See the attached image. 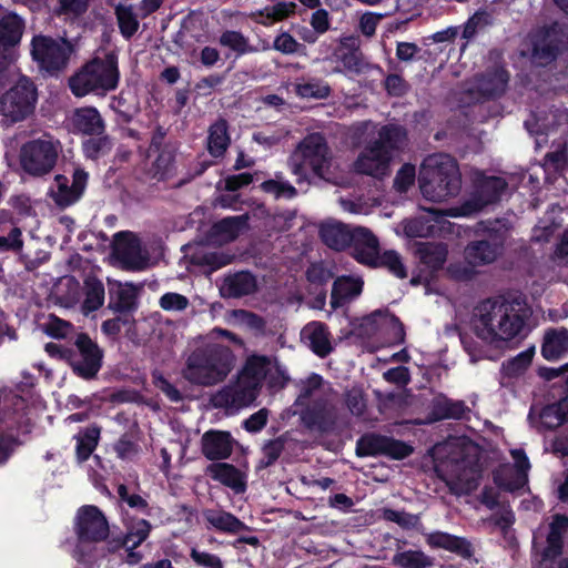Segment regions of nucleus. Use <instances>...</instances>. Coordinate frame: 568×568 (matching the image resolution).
<instances>
[{"label":"nucleus","instance_id":"16","mask_svg":"<svg viewBox=\"0 0 568 568\" xmlns=\"http://www.w3.org/2000/svg\"><path fill=\"white\" fill-rule=\"evenodd\" d=\"M78 353L71 349L70 365L73 372L84 378L92 379L102 366L103 351L87 334H78L74 341Z\"/></svg>","mask_w":568,"mask_h":568},{"label":"nucleus","instance_id":"62","mask_svg":"<svg viewBox=\"0 0 568 568\" xmlns=\"http://www.w3.org/2000/svg\"><path fill=\"white\" fill-rule=\"evenodd\" d=\"M532 351H525L509 359L503 365L504 371L509 376H516L523 373L532 361Z\"/></svg>","mask_w":568,"mask_h":568},{"label":"nucleus","instance_id":"50","mask_svg":"<svg viewBox=\"0 0 568 568\" xmlns=\"http://www.w3.org/2000/svg\"><path fill=\"white\" fill-rule=\"evenodd\" d=\"M344 403L349 413L354 416L364 415L367 407V399L361 387L354 386L344 393Z\"/></svg>","mask_w":568,"mask_h":568},{"label":"nucleus","instance_id":"51","mask_svg":"<svg viewBox=\"0 0 568 568\" xmlns=\"http://www.w3.org/2000/svg\"><path fill=\"white\" fill-rule=\"evenodd\" d=\"M526 126L529 131L534 132L530 129L529 122H526ZM568 128V112L565 110H555L551 111L549 116H546L542 119V123L539 125V129L535 132L538 133L539 131H542L545 133H548L550 131H554L556 129H561L562 132H566V129Z\"/></svg>","mask_w":568,"mask_h":568},{"label":"nucleus","instance_id":"55","mask_svg":"<svg viewBox=\"0 0 568 568\" xmlns=\"http://www.w3.org/2000/svg\"><path fill=\"white\" fill-rule=\"evenodd\" d=\"M195 263L201 265H207L212 271L219 270L223 266H226L231 263V255L225 254L223 252L213 251L205 253H196L193 256Z\"/></svg>","mask_w":568,"mask_h":568},{"label":"nucleus","instance_id":"8","mask_svg":"<svg viewBox=\"0 0 568 568\" xmlns=\"http://www.w3.org/2000/svg\"><path fill=\"white\" fill-rule=\"evenodd\" d=\"M119 82L118 60L114 54L95 58L70 78V89L77 97L89 93L104 95L116 88Z\"/></svg>","mask_w":568,"mask_h":568},{"label":"nucleus","instance_id":"48","mask_svg":"<svg viewBox=\"0 0 568 568\" xmlns=\"http://www.w3.org/2000/svg\"><path fill=\"white\" fill-rule=\"evenodd\" d=\"M73 325L70 322L59 318L54 314H49L41 324V331L52 338L62 339L69 336Z\"/></svg>","mask_w":568,"mask_h":568},{"label":"nucleus","instance_id":"7","mask_svg":"<svg viewBox=\"0 0 568 568\" xmlns=\"http://www.w3.org/2000/svg\"><path fill=\"white\" fill-rule=\"evenodd\" d=\"M473 446L455 447L437 466V473L455 495H467L478 487L480 467Z\"/></svg>","mask_w":568,"mask_h":568},{"label":"nucleus","instance_id":"52","mask_svg":"<svg viewBox=\"0 0 568 568\" xmlns=\"http://www.w3.org/2000/svg\"><path fill=\"white\" fill-rule=\"evenodd\" d=\"M296 92L302 98L324 99L329 95V85L321 80H310L296 85Z\"/></svg>","mask_w":568,"mask_h":568},{"label":"nucleus","instance_id":"38","mask_svg":"<svg viewBox=\"0 0 568 568\" xmlns=\"http://www.w3.org/2000/svg\"><path fill=\"white\" fill-rule=\"evenodd\" d=\"M71 123L74 130L83 134H101L104 130V122L95 108L87 106L77 109Z\"/></svg>","mask_w":568,"mask_h":568},{"label":"nucleus","instance_id":"56","mask_svg":"<svg viewBox=\"0 0 568 568\" xmlns=\"http://www.w3.org/2000/svg\"><path fill=\"white\" fill-rule=\"evenodd\" d=\"M376 266H384L388 268L399 278H405L407 276L406 268L402 263L400 256L395 251H386L383 254L378 253Z\"/></svg>","mask_w":568,"mask_h":568},{"label":"nucleus","instance_id":"30","mask_svg":"<svg viewBox=\"0 0 568 568\" xmlns=\"http://www.w3.org/2000/svg\"><path fill=\"white\" fill-rule=\"evenodd\" d=\"M353 230L337 221H325L320 225V237L332 250L343 251L349 246Z\"/></svg>","mask_w":568,"mask_h":568},{"label":"nucleus","instance_id":"10","mask_svg":"<svg viewBox=\"0 0 568 568\" xmlns=\"http://www.w3.org/2000/svg\"><path fill=\"white\" fill-rule=\"evenodd\" d=\"M38 91L34 83L21 77L0 95V116L6 125H12L28 119L36 109Z\"/></svg>","mask_w":568,"mask_h":568},{"label":"nucleus","instance_id":"59","mask_svg":"<svg viewBox=\"0 0 568 568\" xmlns=\"http://www.w3.org/2000/svg\"><path fill=\"white\" fill-rule=\"evenodd\" d=\"M378 131L379 129L372 121L357 122L351 128L352 139L357 143L366 142L369 138L374 141L378 138Z\"/></svg>","mask_w":568,"mask_h":568},{"label":"nucleus","instance_id":"1","mask_svg":"<svg viewBox=\"0 0 568 568\" xmlns=\"http://www.w3.org/2000/svg\"><path fill=\"white\" fill-rule=\"evenodd\" d=\"M530 314L519 298H488L475 310V334L494 348L503 349L521 334Z\"/></svg>","mask_w":568,"mask_h":568},{"label":"nucleus","instance_id":"37","mask_svg":"<svg viewBox=\"0 0 568 568\" xmlns=\"http://www.w3.org/2000/svg\"><path fill=\"white\" fill-rule=\"evenodd\" d=\"M203 518L210 527L223 532L239 534L250 530L248 526L231 513L224 510L206 509L203 511Z\"/></svg>","mask_w":568,"mask_h":568},{"label":"nucleus","instance_id":"20","mask_svg":"<svg viewBox=\"0 0 568 568\" xmlns=\"http://www.w3.org/2000/svg\"><path fill=\"white\" fill-rule=\"evenodd\" d=\"M22 32L23 22L17 14L9 13L0 20V45L3 48V52H0V72L14 60L12 48L20 42Z\"/></svg>","mask_w":568,"mask_h":568},{"label":"nucleus","instance_id":"15","mask_svg":"<svg viewBox=\"0 0 568 568\" xmlns=\"http://www.w3.org/2000/svg\"><path fill=\"white\" fill-rule=\"evenodd\" d=\"M32 58L42 69L48 71L60 70L65 67L72 47L64 39H53L45 36H36L32 39Z\"/></svg>","mask_w":568,"mask_h":568},{"label":"nucleus","instance_id":"27","mask_svg":"<svg viewBox=\"0 0 568 568\" xmlns=\"http://www.w3.org/2000/svg\"><path fill=\"white\" fill-rule=\"evenodd\" d=\"M364 282L362 277L355 275L338 276L332 286L331 306L336 310L344 304L353 301L363 291Z\"/></svg>","mask_w":568,"mask_h":568},{"label":"nucleus","instance_id":"25","mask_svg":"<svg viewBox=\"0 0 568 568\" xmlns=\"http://www.w3.org/2000/svg\"><path fill=\"white\" fill-rule=\"evenodd\" d=\"M359 47L361 42L358 37H343L334 51V57L347 71L361 73L367 68V62L365 61Z\"/></svg>","mask_w":568,"mask_h":568},{"label":"nucleus","instance_id":"46","mask_svg":"<svg viewBox=\"0 0 568 568\" xmlns=\"http://www.w3.org/2000/svg\"><path fill=\"white\" fill-rule=\"evenodd\" d=\"M393 562L400 568H427L432 559L419 550H406L395 554Z\"/></svg>","mask_w":568,"mask_h":568},{"label":"nucleus","instance_id":"2","mask_svg":"<svg viewBox=\"0 0 568 568\" xmlns=\"http://www.w3.org/2000/svg\"><path fill=\"white\" fill-rule=\"evenodd\" d=\"M236 366V356L219 342H206L185 355L182 377L194 386L213 387L223 383Z\"/></svg>","mask_w":568,"mask_h":568},{"label":"nucleus","instance_id":"18","mask_svg":"<svg viewBox=\"0 0 568 568\" xmlns=\"http://www.w3.org/2000/svg\"><path fill=\"white\" fill-rule=\"evenodd\" d=\"M305 427L318 433H332L338 420L337 394L334 393L321 402L312 404L306 409H298Z\"/></svg>","mask_w":568,"mask_h":568},{"label":"nucleus","instance_id":"17","mask_svg":"<svg viewBox=\"0 0 568 568\" xmlns=\"http://www.w3.org/2000/svg\"><path fill=\"white\" fill-rule=\"evenodd\" d=\"M74 531L82 542H100L109 536V523L104 514L93 505L78 509L74 519Z\"/></svg>","mask_w":568,"mask_h":568},{"label":"nucleus","instance_id":"24","mask_svg":"<svg viewBox=\"0 0 568 568\" xmlns=\"http://www.w3.org/2000/svg\"><path fill=\"white\" fill-rule=\"evenodd\" d=\"M349 246L356 261L371 266L377 265L379 242L368 229L362 226L353 229Z\"/></svg>","mask_w":568,"mask_h":568},{"label":"nucleus","instance_id":"45","mask_svg":"<svg viewBox=\"0 0 568 568\" xmlns=\"http://www.w3.org/2000/svg\"><path fill=\"white\" fill-rule=\"evenodd\" d=\"M419 253L423 263L433 270L442 267L447 258V247L444 244H423Z\"/></svg>","mask_w":568,"mask_h":568},{"label":"nucleus","instance_id":"41","mask_svg":"<svg viewBox=\"0 0 568 568\" xmlns=\"http://www.w3.org/2000/svg\"><path fill=\"white\" fill-rule=\"evenodd\" d=\"M468 408L463 402H453L446 397H436L433 404V415L435 419L455 418L465 416Z\"/></svg>","mask_w":568,"mask_h":568},{"label":"nucleus","instance_id":"34","mask_svg":"<svg viewBox=\"0 0 568 568\" xmlns=\"http://www.w3.org/2000/svg\"><path fill=\"white\" fill-rule=\"evenodd\" d=\"M568 353V328L552 327L544 333L541 354L548 361L561 358Z\"/></svg>","mask_w":568,"mask_h":568},{"label":"nucleus","instance_id":"58","mask_svg":"<svg viewBox=\"0 0 568 568\" xmlns=\"http://www.w3.org/2000/svg\"><path fill=\"white\" fill-rule=\"evenodd\" d=\"M284 449V442L281 438L270 440L263 446V456L258 462V468H266L274 464Z\"/></svg>","mask_w":568,"mask_h":568},{"label":"nucleus","instance_id":"43","mask_svg":"<svg viewBox=\"0 0 568 568\" xmlns=\"http://www.w3.org/2000/svg\"><path fill=\"white\" fill-rule=\"evenodd\" d=\"M100 437V428L98 426H91L79 433L77 438V456L79 460H87L93 453L98 445Z\"/></svg>","mask_w":568,"mask_h":568},{"label":"nucleus","instance_id":"31","mask_svg":"<svg viewBox=\"0 0 568 568\" xmlns=\"http://www.w3.org/2000/svg\"><path fill=\"white\" fill-rule=\"evenodd\" d=\"M223 297L239 298L256 292V277L250 272H237L224 278L221 285Z\"/></svg>","mask_w":568,"mask_h":568},{"label":"nucleus","instance_id":"54","mask_svg":"<svg viewBox=\"0 0 568 568\" xmlns=\"http://www.w3.org/2000/svg\"><path fill=\"white\" fill-rule=\"evenodd\" d=\"M190 557L197 568H224L222 559L199 546L191 548Z\"/></svg>","mask_w":568,"mask_h":568},{"label":"nucleus","instance_id":"4","mask_svg":"<svg viewBox=\"0 0 568 568\" xmlns=\"http://www.w3.org/2000/svg\"><path fill=\"white\" fill-rule=\"evenodd\" d=\"M419 187L424 197L433 202L456 196L462 189V176L456 161L443 153L427 156L420 166Z\"/></svg>","mask_w":568,"mask_h":568},{"label":"nucleus","instance_id":"26","mask_svg":"<svg viewBox=\"0 0 568 568\" xmlns=\"http://www.w3.org/2000/svg\"><path fill=\"white\" fill-rule=\"evenodd\" d=\"M301 338L320 357H325L333 351L331 334L322 322L306 324L301 332Z\"/></svg>","mask_w":568,"mask_h":568},{"label":"nucleus","instance_id":"42","mask_svg":"<svg viewBox=\"0 0 568 568\" xmlns=\"http://www.w3.org/2000/svg\"><path fill=\"white\" fill-rule=\"evenodd\" d=\"M150 530L151 525L149 521L140 519L133 525L122 541L112 542L114 545L111 549L114 550L118 547H125L128 550H133L148 538Z\"/></svg>","mask_w":568,"mask_h":568},{"label":"nucleus","instance_id":"32","mask_svg":"<svg viewBox=\"0 0 568 568\" xmlns=\"http://www.w3.org/2000/svg\"><path fill=\"white\" fill-rule=\"evenodd\" d=\"M109 294V308L115 313H128L136 307L138 288L133 284L113 282Z\"/></svg>","mask_w":568,"mask_h":568},{"label":"nucleus","instance_id":"29","mask_svg":"<svg viewBox=\"0 0 568 568\" xmlns=\"http://www.w3.org/2000/svg\"><path fill=\"white\" fill-rule=\"evenodd\" d=\"M206 474L212 479L231 488L236 494L244 493L246 489V480L244 474L231 464H211L206 467Z\"/></svg>","mask_w":568,"mask_h":568},{"label":"nucleus","instance_id":"5","mask_svg":"<svg viewBox=\"0 0 568 568\" xmlns=\"http://www.w3.org/2000/svg\"><path fill=\"white\" fill-rule=\"evenodd\" d=\"M406 140V131L398 125H384L378 138L371 141L354 162V170L359 174L383 178L389 173L390 151L399 149Z\"/></svg>","mask_w":568,"mask_h":568},{"label":"nucleus","instance_id":"44","mask_svg":"<svg viewBox=\"0 0 568 568\" xmlns=\"http://www.w3.org/2000/svg\"><path fill=\"white\" fill-rule=\"evenodd\" d=\"M104 302V286L94 278L85 281V298L82 304L84 314L97 311Z\"/></svg>","mask_w":568,"mask_h":568},{"label":"nucleus","instance_id":"19","mask_svg":"<svg viewBox=\"0 0 568 568\" xmlns=\"http://www.w3.org/2000/svg\"><path fill=\"white\" fill-rule=\"evenodd\" d=\"M568 531V517L565 515H555L548 526L546 536V545L539 549L537 542L535 544L536 551L538 552L539 566L541 568H552L554 560L561 555L564 536Z\"/></svg>","mask_w":568,"mask_h":568},{"label":"nucleus","instance_id":"53","mask_svg":"<svg viewBox=\"0 0 568 568\" xmlns=\"http://www.w3.org/2000/svg\"><path fill=\"white\" fill-rule=\"evenodd\" d=\"M403 229L408 237H428L434 233L435 225L422 216L405 221Z\"/></svg>","mask_w":568,"mask_h":568},{"label":"nucleus","instance_id":"40","mask_svg":"<svg viewBox=\"0 0 568 568\" xmlns=\"http://www.w3.org/2000/svg\"><path fill=\"white\" fill-rule=\"evenodd\" d=\"M427 540L432 546L455 551L463 557L471 556L470 545L465 539L445 532H434L428 536Z\"/></svg>","mask_w":568,"mask_h":568},{"label":"nucleus","instance_id":"14","mask_svg":"<svg viewBox=\"0 0 568 568\" xmlns=\"http://www.w3.org/2000/svg\"><path fill=\"white\" fill-rule=\"evenodd\" d=\"M112 255L121 268L142 271L150 265L149 251L132 232H119L113 237Z\"/></svg>","mask_w":568,"mask_h":568},{"label":"nucleus","instance_id":"11","mask_svg":"<svg viewBox=\"0 0 568 568\" xmlns=\"http://www.w3.org/2000/svg\"><path fill=\"white\" fill-rule=\"evenodd\" d=\"M473 191L467 200L455 209L449 210L452 216H468L497 203L506 191L508 183L500 176L486 175L481 171L471 174Z\"/></svg>","mask_w":568,"mask_h":568},{"label":"nucleus","instance_id":"64","mask_svg":"<svg viewBox=\"0 0 568 568\" xmlns=\"http://www.w3.org/2000/svg\"><path fill=\"white\" fill-rule=\"evenodd\" d=\"M296 4L294 2H277L273 6L266 7L262 12L266 19L272 21H280L294 12Z\"/></svg>","mask_w":568,"mask_h":568},{"label":"nucleus","instance_id":"22","mask_svg":"<svg viewBox=\"0 0 568 568\" xmlns=\"http://www.w3.org/2000/svg\"><path fill=\"white\" fill-rule=\"evenodd\" d=\"M357 453L359 455L384 454L396 459H402L410 455L412 448L400 440L372 435L364 437L358 443Z\"/></svg>","mask_w":568,"mask_h":568},{"label":"nucleus","instance_id":"9","mask_svg":"<svg viewBox=\"0 0 568 568\" xmlns=\"http://www.w3.org/2000/svg\"><path fill=\"white\" fill-rule=\"evenodd\" d=\"M507 231L496 230L489 232L486 239L474 241L465 248L464 264H452L449 273L457 280H469L475 274V267L494 263L504 251Z\"/></svg>","mask_w":568,"mask_h":568},{"label":"nucleus","instance_id":"35","mask_svg":"<svg viewBox=\"0 0 568 568\" xmlns=\"http://www.w3.org/2000/svg\"><path fill=\"white\" fill-rule=\"evenodd\" d=\"M247 215L230 216L216 222L211 229V240L217 244L234 241L247 226Z\"/></svg>","mask_w":568,"mask_h":568},{"label":"nucleus","instance_id":"28","mask_svg":"<svg viewBox=\"0 0 568 568\" xmlns=\"http://www.w3.org/2000/svg\"><path fill=\"white\" fill-rule=\"evenodd\" d=\"M233 452V438L222 430L206 432L202 437V453L210 460L225 459Z\"/></svg>","mask_w":568,"mask_h":568},{"label":"nucleus","instance_id":"47","mask_svg":"<svg viewBox=\"0 0 568 568\" xmlns=\"http://www.w3.org/2000/svg\"><path fill=\"white\" fill-rule=\"evenodd\" d=\"M221 45L226 47L237 54H245L250 52H255L256 49L248 44L247 38H245L241 32L234 30L224 31L219 39Z\"/></svg>","mask_w":568,"mask_h":568},{"label":"nucleus","instance_id":"57","mask_svg":"<svg viewBox=\"0 0 568 568\" xmlns=\"http://www.w3.org/2000/svg\"><path fill=\"white\" fill-rule=\"evenodd\" d=\"M261 187L265 193L273 195L275 199H292L296 195L295 187L283 180L275 179L265 181L261 184Z\"/></svg>","mask_w":568,"mask_h":568},{"label":"nucleus","instance_id":"49","mask_svg":"<svg viewBox=\"0 0 568 568\" xmlns=\"http://www.w3.org/2000/svg\"><path fill=\"white\" fill-rule=\"evenodd\" d=\"M115 14L121 33L125 38L132 37L139 28V21L136 16L133 13L132 7L119 4L115 8Z\"/></svg>","mask_w":568,"mask_h":568},{"label":"nucleus","instance_id":"60","mask_svg":"<svg viewBox=\"0 0 568 568\" xmlns=\"http://www.w3.org/2000/svg\"><path fill=\"white\" fill-rule=\"evenodd\" d=\"M493 23L491 14L486 11L476 12L465 24L463 37L470 39L478 30Z\"/></svg>","mask_w":568,"mask_h":568},{"label":"nucleus","instance_id":"39","mask_svg":"<svg viewBox=\"0 0 568 568\" xmlns=\"http://www.w3.org/2000/svg\"><path fill=\"white\" fill-rule=\"evenodd\" d=\"M207 133L209 153L214 158L223 156L231 142L226 121L217 120L209 128Z\"/></svg>","mask_w":568,"mask_h":568},{"label":"nucleus","instance_id":"21","mask_svg":"<svg viewBox=\"0 0 568 568\" xmlns=\"http://www.w3.org/2000/svg\"><path fill=\"white\" fill-rule=\"evenodd\" d=\"M87 182L88 173L80 169L74 171L71 184L67 176L57 175L55 189L51 190V195L59 206H69L81 197Z\"/></svg>","mask_w":568,"mask_h":568},{"label":"nucleus","instance_id":"61","mask_svg":"<svg viewBox=\"0 0 568 568\" xmlns=\"http://www.w3.org/2000/svg\"><path fill=\"white\" fill-rule=\"evenodd\" d=\"M112 143L108 136L89 139L83 143V151L88 158L97 159L110 152Z\"/></svg>","mask_w":568,"mask_h":568},{"label":"nucleus","instance_id":"36","mask_svg":"<svg viewBox=\"0 0 568 568\" xmlns=\"http://www.w3.org/2000/svg\"><path fill=\"white\" fill-rule=\"evenodd\" d=\"M567 405L568 399H561L557 404L544 407L538 413L537 416L535 412L531 410L529 414V418L531 419L532 424L538 428L554 429L568 419Z\"/></svg>","mask_w":568,"mask_h":568},{"label":"nucleus","instance_id":"12","mask_svg":"<svg viewBox=\"0 0 568 568\" xmlns=\"http://www.w3.org/2000/svg\"><path fill=\"white\" fill-rule=\"evenodd\" d=\"M19 158L22 169L29 174H47L55 165L58 144L49 138L29 141L21 146Z\"/></svg>","mask_w":568,"mask_h":568},{"label":"nucleus","instance_id":"3","mask_svg":"<svg viewBox=\"0 0 568 568\" xmlns=\"http://www.w3.org/2000/svg\"><path fill=\"white\" fill-rule=\"evenodd\" d=\"M271 369L272 361L268 357H248L236 378L212 394L210 403L215 408L231 412L250 406L257 398L262 382Z\"/></svg>","mask_w":568,"mask_h":568},{"label":"nucleus","instance_id":"13","mask_svg":"<svg viewBox=\"0 0 568 568\" xmlns=\"http://www.w3.org/2000/svg\"><path fill=\"white\" fill-rule=\"evenodd\" d=\"M531 44L534 62L545 65L568 47V31L561 24L554 22L537 29L531 34Z\"/></svg>","mask_w":568,"mask_h":568},{"label":"nucleus","instance_id":"23","mask_svg":"<svg viewBox=\"0 0 568 568\" xmlns=\"http://www.w3.org/2000/svg\"><path fill=\"white\" fill-rule=\"evenodd\" d=\"M298 390L300 393L294 406L300 409H306L312 404L331 397L336 393L332 385L317 374H311L305 379H301Z\"/></svg>","mask_w":568,"mask_h":568},{"label":"nucleus","instance_id":"33","mask_svg":"<svg viewBox=\"0 0 568 568\" xmlns=\"http://www.w3.org/2000/svg\"><path fill=\"white\" fill-rule=\"evenodd\" d=\"M510 455L515 463V475L511 479H506L503 475L495 477L496 483L499 487L508 491H515L523 488L528 480V470L530 469V463L520 448L513 449Z\"/></svg>","mask_w":568,"mask_h":568},{"label":"nucleus","instance_id":"6","mask_svg":"<svg viewBox=\"0 0 568 568\" xmlns=\"http://www.w3.org/2000/svg\"><path fill=\"white\" fill-rule=\"evenodd\" d=\"M333 162L332 151L326 139L320 133L306 135L288 159L292 173L297 182L308 181L310 174L326 179Z\"/></svg>","mask_w":568,"mask_h":568},{"label":"nucleus","instance_id":"63","mask_svg":"<svg viewBox=\"0 0 568 568\" xmlns=\"http://www.w3.org/2000/svg\"><path fill=\"white\" fill-rule=\"evenodd\" d=\"M159 304L164 311L180 312L189 306V300L179 293H165L161 296Z\"/></svg>","mask_w":568,"mask_h":568}]
</instances>
